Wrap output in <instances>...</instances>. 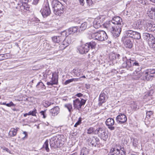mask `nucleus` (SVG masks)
<instances>
[{"mask_svg":"<svg viewBox=\"0 0 155 155\" xmlns=\"http://www.w3.org/2000/svg\"><path fill=\"white\" fill-rule=\"evenodd\" d=\"M4 150H6V151H7L8 152H9L10 151L9 149L7 148H5V149H4Z\"/></svg>","mask_w":155,"mask_h":155,"instance_id":"63","label":"nucleus"},{"mask_svg":"<svg viewBox=\"0 0 155 155\" xmlns=\"http://www.w3.org/2000/svg\"><path fill=\"white\" fill-rule=\"evenodd\" d=\"M39 0H33L32 2V4L36 5L38 4Z\"/></svg>","mask_w":155,"mask_h":155,"instance_id":"54","label":"nucleus"},{"mask_svg":"<svg viewBox=\"0 0 155 155\" xmlns=\"http://www.w3.org/2000/svg\"><path fill=\"white\" fill-rule=\"evenodd\" d=\"M85 87L87 89H89L90 88V85L89 84H86Z\"/></svg>","mask_w":155,"mask_h":155,"instance_id":"58","label":"nucleus"},{"mask_svg":"<svg viewBox=\"0 0 155 155\" xmlns=\"http://www.w3.org/2000/svg\"><path fill=\"white\" fill-rule=\"evenodd\" d=\"M7 58V56L6 54H0V61L4 60Z\"/></svg>","mask_w":155,"mask_h":155,"instance_id":"39","label":"nucleus"},{"mask_svg":"<svg viewBox=\"0 0 155 155\" xmlns=\"http://www.w3.org/2000/svg\"><path fill=\"white\" fill-rule=\"evenodd\" d=\"M81 78H72V82L73 81H80Z\"/></svg>","mask_w":155,"mask_h":155,"instance_id":"57","label":"nucleus"},{"mask_svg":"<svg viewBox=\"0 0 155 155\" xmlns=\"http://www.w3.org/2000/svg\"><path fill=\"white\" fill-rule=\"evenodd\" d=\"M146 26L147 27V30L149 31L150 29L152 24L151 22L150 21H145Z\"/></svg>","mask_w":155,"mask_h":155,"instance_id":"37","label":"nucleus"},{"mask_svg":"<svg viewBox=\"0 0 155 155\" xmlns=\"http://www.w3.org/2000/svg\"><path fill=\"white\" fill-rule=\"evenodd\" d=\"M153 114V113L152 111H149L147 112H146V118L147 119H149L151 115Z\"/></svg>","mask_w":155,"mask_h":155,"instance_id":"42","label":"nucleus"},{"mask_svg":"<svg viewBox=\"0 0 155 155\" xmlns=\"http://www.w3.org/2000/svg\"><path fill=\"white\" fill-rule=\"evenodd\" d=\"M71 82H72V79H69L66 81L64 82V84L65 85H67Z\"/></svg>","mask_w":155,"mask_h":155,"instance_id":"52","label":"nucleus"},{"mask_svg":"<svg viewBox=\"0 0 155 155\" xmlns=\"http://www.w3.org/2000/svg\"><path fill=\"white\" fill-rule=\"evenodd\" d=\"M73 73L77 76H78L80 75L79 72L78 71V69H74L73 70Z\"/></svg>","mask_w":155,"mask_h":155,"instance_id":"45","label":"nucleus"},{"mask_svg":"<svg viewBox=\"0 0 155 155\" xmlns=\"http://www.w3.org/2000/svg\"><path fill=\"white\" fill-rule=\"evenodd\" d=\"M144 78V80H146L147 81H151L153 78L154 77V75H152L148 73L147 72L144 71L143 73Z\"/></svg>","mask_w":155,"mask_h":155,"instance_id":"26","label":"nucleus"},{"mask_svg":"<svg viewBox=\"0 0 155 155\" xmlns=\"http://www.w3.org/2000/svg\"><path fill=\"white\" fill-rule=\"evenodd\" d=\"M39 21L40 20L38 18L34 17L30 19V25H37Z\"/></svg>","mask_w":155,"mask_h":155,"instance_id":"27","label":"nucleus"},{"mask_svg":"<svg viewBox=\"0 0 155 155\" xmlns=\"http://www.w3.org/2000/svg\"><path fill=\"white\" fill-rule=\"evenodd\" d=\"M89 152V149L85 147H84L81 150L80 155H88Z\"/></svg>","mask_w":155,"mask_h":155,"instance_id":"30","label":"nucleus"},{"mask_svg":"<svg viewBox=\"0 0 155 155\" xmlns=\"http://www.w3.org/2000/svg\"><path fill=\"white\" fill-rule=\"evenodd\" d=\"M46 110H42L40 112V113L41 115L43 116V117L44 118H45L46 117Z\"/></svg>","mask_w":155,"mask_h":155,"instance_id":"48","label":"nucleus"},{"mask_svg":"<svg viewBox=\"0 0 155 155\" xmlns=\"http://www.w3.org/2000/svg\"><path fill=\"white\" fill-rule=\"evenodd\" d=\"M115 123L114 119L112 118H109L106 120L105 123L108 128L111 130H114L115 129L114 127L113 126Z\"/></svg>","mask_w":155,"mask_h":155,"instance_id":"21","label":"nucleus"},{"mask_svg":"<svg viewBox=\"0 0 155 155\" xmlns=\"http://www.w3.org/2000/svg\"><path fill=\"white\" fill-rule=\"evenodd\" d=\"M83 94L81 93H78L75 95V96H76L79 97V98H82V97L83 96Z\"/></svg>","mask_w":155,"mask_h":155,"instance_id":"53","label":"nucleus"},{"mask_svg":"<svg viewBox=\"0 0 155 155\" xmlns=\"http://www.w3.org/2000/svg\"><path fill=\"white\" fill-rule=\"evenodd\" d=\"M151 44L152 45V48H155V38L154 37V38H152V39H150Z\"/></svg>","mask_w":155,"mask_h":155,"instance_id":"47","label":"nucleus"},{"mask_svg":"<svg viewBox=\"0 0 155 155\" xmlns=\"http://www.w3.org/2000/svg\"><path fill=\"white\" fill-rule=\"evenodd\" d=\"M125 148L119 144H115L110 150L108 155H126Z\"/></svg>","mask_w":155,"mask_h":155,"instance_id":"3","label":"nucleus"},{"mask_svg":"<svg viewBox=\"0 0 155 155\" xmlns=\"http://www.w3.org/2000/svg\"><path fill=\"white\" fill-rule=\"evenodd\" d=\"M61 138L60 136H55L51 138L50 140V144L51 147L54 148L61 147L63 145L61 143Z\"/></svg>","mask_w":155,"mask_h":155,"instance_id":"9","label":"nucleus"},{"mask_svg":"<svg viewBox=\"0 0 155 155\" xmlns=\"http://www.w3.org/2000/svg\"><path fill=\"white\" fill-rule=\"evenodd\" d=\"M103 18L101 17L95 18L93 21V28L97 29L100 27L103 24Z\"/></svg>","mask_w":155,"mask_h":155,"instance_id":"19","label":"nucleus"},{"mask_svg":"<svg viewBox=\"0 0 155 155\" xmlns=\"http://www.w3.org/2000/svg\"><path fill=\"white\" fill-rule=\"evenodd\" d=\"M137 32V31H134V32L133 33V36L132 37V39H133L134 38V35L135 36V33L136 32Z\"/></svg>","mask_w":155,"mask_h":155,"instance_id":"62","label":"nucleus"},{"mask_svg":"<svg viewBox=\"0 0 155 155\" xmlns=\"http://www.w3.org/2000/svg\"><path fill=\"white\" fill-rule=\"evenodd\" d=\"M43 76L44 78H47V75L46 73L44 74Z\"/></svg>","mask_w":155,"mask_h":155,"instance_id":"61","label":"nucleus"},{"mask_svg":"<svg viewBox=\"0 0 155 155\" xmlns=\"http://www.w3.org/2000/svg\"><path fill=\"white\" fill-rule=\"evenodd\" d=\"M112 24H114L115 26L117 27H122L123 25V22L122 19L119 16H115L111 21L106 22V27H110V26H113Z\"/></svg>","mask_w":155,"mask_h":155,"instance_id":"7","label":"nucleus"},{"mask_svg":"<svg viewBox=\"0 0 155 155\" xmlns=\"http://www.w3.org/2000/svg\"><path fill=\"white\" fill-rule=\"evenodd\" d=\"M64 40H65L67 42V45H69L72 42L71 38L69 37H66Z\"/></svg>","mask_w":155,"mask_h":155,"instance_id":"41","label":"nucleus"},{"mask_svg":"<svg viewBox=\"0 0 155 155\" xmlns=\"http://www.w3.org/2000/svg\"><path fill=\"white\" fill-rule=\"evenodd\" d=\"M147 14L150 18L155 20V7H152L149 9Z\"/></svg>","mask_w":155,"mask_h":155,"instance_id":"22","label":"nucleus"},{"mask_svg":"<svg viewBox=\"0 0 155 155\" xmlns=\"http://www.w3.org/2000/svg\"><path fill=\"white\" fill-rule=\"evenodd\" d=\"M135 36H134V37L133 39L139 40L141 38V36L140 33L138 32L135 33Z\"/></svg>","mask_w":155,"mask_h":155,"instance_id":"36","label":"nucleus"},{"mask_svg":"<svg viewBox=\"0 0 155 155\" xmlns=\"http://www.w3.org/2000/svg\"><path fill=\"white\" fill-rule=\"evenodd\" d=\"M88 141L92 146L98 147L100 146V140L98 138L96 137L91 136L88 139Z\"/></svg>","mask_w":155,"mask_h":155,"instance_id":"15","label":"nucleus"},{"mask_svg":"<svg viewBox=\"0 0 155 155\" xmlns=\"http://www.w3.org/2000/svg\"><path fill=\"white\" fill-rule=\"evenodd\" d=\"M124 38L122 37L121 41L123 42L124 46L127 48H131L133 46V42L129 38Z\"/></svg>","mask_w":155,"mask_h":155,"instance_id":"18","label":"nucleus"},{"mask_svg":"<svg viewBox=\"0 0 155 155\" xmlns=\"http://www.w3.org/2000/svg\"><path fill=\"white\" fill-rule=\"evenodd\" d=\"M108 94L106 91L101 92L99 98V105H101L103 103H105L108 99Z\"/></svg>","mask_w":155,"mask_h":155,"instance_id":"14","label":"nucleus"},{"mask_svg":"<svg viewBox=\"0 0 155 155\" xmlns=\"http://www.w3.org/2000/svg\"><path fill=\"white\" fill-rule=\"evenodd\" d=\"M95 134L102 140L105 141L108 137V132L106 129L103 127H99L95 130Z\"/></svg>","mask_w":155,"mask_h":155,"instance_id":"6","label":"nucleus"},{"mask_svg":"<svg viewBox=\"0 0 155 155\" xmlns=\"http://www.w3.org/2000/svg\"><path fill=\"white\" fill-rule=\"evenodd\" d=\"M74 21L76 25L73 26L72 27H75L76 28V32L78 30L80 32H81L87 27V22H82V21L78 18H76L74 19Z\"/></svg>","mask_w":155,"mask_h":155,"instance_id":"8","label":"nucleus"},{"mask_svg":"<svg viewBox=\"0 0 155 155\" xmlns=\"http://www.w3.org/2000/svg\"><path fill=\"white\" fill-rule=\"evenodd\" d=\"M18 129L19 128L18 127H16V128H12L9 132V135L11 137H13L15 136L16 135L17 131Z\"/></svg>","mask_w":155,"mask_h":155,"instance_id":"28","label":"nucleus"},{"mask_svg":"<svg viewBox=\"0 0 155 155\" xmlns=\"http://www.w3.org/2000/svg\"><path fill=\"white\" fill-rule=\"evenodd\" d=\"M82 118L80 117L78 118V120L77 122L75 124L74 126V127H77V126L80 125L81 123Z\"/></svg>","mask_w":155,"mask_h":155,"instance_id":"40","label":"nucleus"},{"mask_svg":"<svg viewBox=\"0 0 155 155\" xmlns=\"http://www.w3.org/2000/svg\"><path fill=\"white\" fill-rule=\"evenodd\" d=\"M60 3V2L57 0H53L51 1V5L54 12L55 11L56 8Z\"/></svg>","mask_w":155,"mask_h":155,"instance_id":"29","label":"nucleus"},{"mask_svg":"<svg viewBox=\"0 0 155 155\" xmlns=\"http://www.w3.org/2000/svg\"><path fill=\"white\" fill-rule=\"evenodd\" d=\"M24 9L27 11L29 10V7L28 6L26 7L25 6H24Z\"/></svg>","mask_w":155,"mask_h":155,"instance_id":"60","label":"nucleus"},{"mask_svg":"<svg viewBox=\"0 0 155 155\" xmlns=\"http://www.w3.org/2000/svg\"><path fill=\"white\" fill-rule=\"evenodd\" d=\"M90 32L92 38L94 40L102 41L107 39L108 38L106 33L104 31H97L91 28Z\"/></svg>","mask_w":155,"mask_h":155,"instance_id":"2","label":"nucleus"},{"mask_svg":"<svg viewBox=\"0 0 155 155\" xmlns=\"http://www.w3.org/2000/svg\"><path fill=\"white\" fill-rule=\"evenodd\" d=\"M86 100L83 98H76L73 101L74 109L80 110L82 107L85 105Z\"/></svg>","mask_w":155,"mask_h":155,"instance_id":"11","label":"nucleus"},{"mask_svg":"<svg viewBox=\"0 0 155 155\" xmlns=\"http://www.w3.org/2000/svg\"><path fill=\"white\" fill-rule=\"evenodd\" d=\"M116 120L118 124L124 125L127 122V118L124 114L120 113L116 117Z\"/></svg>","mask_w":155,"mask_h":155,"instance_id":"12","label":"nucleus"},{"mask_svg":"<svg viewBox=\"0 0 155 155\" xmlns=\"http://www.w3.org/2000/svg\"><path fill=\"white\" fill-rule=\"evenodd\" d=\"M94 128L93 127H90L87 130V133L88 134H91L94 131L95 132Z\"/></svg>","mask_w":155,"mask_h":155,"instance_id":"43","label":"nucleus"},{"mask_svg":"<svg viewBox=\"0 0 155 155\" xmlns=\"http://www.w3.org/2000/svg\"><path fill=\"white\" fill-rule=\"evenodd\" d=\"M142 36L143 39L146 41H150V39H152V38H154V37L152 35L147 32L143 33Z\"/></svg>","mask_w":155,"mask_h":155,"instance_id":"25","label":"nucleus"},{"mask_svg":"<svg viewBox=\"0 0 155 155\" xmlns=\"http://www.w3.org/2000/svg\"><path fill=\"white\" fill-rule=\"evenodd\" d=\"M65 6L60 2L54 12L56 15L61 16L64 12Z\"/></svg>","mask_w":155,"mask_h":155,"instance_id":"20","label":"nucleus"},{"mask_svg":"<svg viewBox=\"0 0 155 155\" xmlns=\"http://www.w3.org/2000/svg\"><path fill=\"white\" fill-rule=\"evenodd\" d=\"M30 85H31L30 87H31L36 86L37 88L39 89H45L46 88V86L41 81L38 82L36 84V81L35 80L32 79L31 80V82H30Z\"/></svg>","mask_w":155,"mask_h":155,"instance_id":"16","label":"nucleus"},{"mask_svg":"<svg viewBox=\"0 0 155 155\" xmlns=\"http://www.w3.org/2000/svg\"><path fill=\"white\" fill-rule=\"evenodd\" d=\"M36 113H37V110L35 108L30 110V116L31 115L36 117Z\"/></svg>","mask_w":155,"mask_h":155,"instance_id":"33","label":"nucleus"},{"mask_svg":"<svg viewBox=\"0 0 155 155\" xmlns=\"http://www.w3.org/2000/svg\"><path fill=\"white\" fill-rule=\"evenodd\" d=\"M109 58L111 61L121 64V67L127 69L134 66H139L138 61L135 60L133 58H127L126 56H124L122 52L112 53L109 55Z\"/></svg>","mask_w":155,"mask_h":155,"instance_id":"1","label":"nucleus"},{"mask_svg":"<svg viewBox=\"0 0 155 155\" xmlns=\"http://www.w3.org/2000/svg\"><path fill=\"white\" fill-rule=\"evenodd\" d=\"M155 31V24H152L149 31Z\"/></svg>","mask_w":155,"mask_h":155,"instance_id":"51","label":"nucleus"},{"mask_svg":"<svg viewBox=\"0 0 155 155\" xmlns=\"http://www.w3.org/2000/svg\"><path fill=\"white\" fill-rule=\"evenodd\" d=\"M40 12L44 18L47 17L50 15L51 11L48 0L45 1Z\"/></svg>","mask_w":155,"mask_h":155,"instance_id":"10","label":"nucleus"},{"mask_svg":"<svg viewBox=\"0 0 155 155\" xmlns=\"http://www.w3.org/2000/svg\"><path fill=\"white\" fill-rule=\"evenodd\" d=\"M6 106L8 107H11L12 106L15 107V105L12 101H10L9 103H7Z\"/></svg>","mask_w":155,"mask_h":155,"instance_id":"49","label":"nucleus"},{"mask_svg":"<svg viewBox=\"0 0 155 155\" xmlns=\"http://www.w3.org/2000/svg\"><path fill=\"white\" fill-rule=\"evenodd\" d=\"M131 140L133 142V145L134 147H137L138 144V140L137 138H131Z\"/></svg>","mask_w":155,"mask_h":155,"instance_id":"35","label":"nucleus"},{"mask_svg":"<svg viewBox=\"0 0 155 155\" xmlns=\"http://www.w3.org/2000/svg\"><path fill=\"white\" fill-rule=\"evenodd\" d=\"M87 5L89 6L91 5L93 3L92 0H86Z\"/></svg>","mask_w":155,"mask_h":155,"instance_id":"50","label":"nucleus"},{"mask_svg":"<svg viewBox=\"0 0 155 155\" xmlns=\"http://www.w3.org/2000/svg\"><path fill=\"white\" fill-rule=\"evenodd\" d=\"M59 111V108L58 106H56L50 110L49 114L51 115L55 116L58 114Z\"/></svg>","mask_w":155,"mask_h":155,"instance_id":"23","label":"nucleus"},{"mask_svg":"<svg viewBox=\"0 0 155 155\" xmlns=\"http://www.w3.org/2000/svg\"><path fill=\"white\" fill-rule=\"evenodd\" d=\"M76 28L75 27H72L69 28L68 30L67 31H64L61 33V35L63 37H68V36L71 34H73L76 32Z\"/></svg>","mask_w":155,"mask_h":155,"instance_id":"17","label":"nucleus"},{"mask_svg":"<svg viewBox=\"0 0 155 155\" xmlns=\"http://www.w3.org/2000/svg\"><path fill=\"white\" fill-rule=\"evenodd\" d=\"M45 73L47 76H50L49 78L51 79L49 81L47 82V85L52 86L53 85L58 84V75L56 72H54L52 74V72L50 70H48L46 71Z\"/></svg>","mask_w":155,"mask_h":155,"instance_id":"5","label":"nucleus"},{"mask_svg":"<svg viewBox=\"0 0 155 155\" xmlns=\"http://www.w3.org/2000/svg\"><path fill=\"white\" fill-rule=\"evenodd\" d=\"M96 44L97 43L95 41H92L81 45L78 50L80 54H85L88 52L90 48L92 49L95 48Z\"/></svg>","mask_w":155,"mask_h":155,"instance_id":"4","label":"nucleus"},{"mask_svg":"<svg viewBox=\"0 0 155 155\" xmlns=\"http://www.w3.org/2000/svg\"><path fill=\"white\" fill-rule=\"evenodd\" d=\"M30 119L31 120H30V122H35L37 120L35 119V118H34L32 120L31 119V118Z\"/></svg>","mask_w":155,"mask_h":155,"instance_id":"59","label":"nucleus"},{"mask_svg":"<svg viewBox=\"0 0 155 155\" xmlns=\"http://www.w3.org/2000/svg\"><path fill=\"white\" fill-rule=\"evenodd\" d=\"M78 154L77 152H75L74 153H72V154L70 155H77Z\"/></svg>","mask_w":155,"mask_h":155,"instance_id":"64","label":"nucleus"},{"mask_svg":"<svg viewBox=\"0 0 155 155\" xmlns=\"http://www.w3.org/2000/svg\"><path fill=\"white\" fill-rule=\"evenodd\" d=\"M43 148L45 149L47 152H49L50 149L48 147V141L46 140L43 146Z\"/></svg>","mask_w":155,"mask_h":155,"instance_id":"31","label":"nucleus"},{"mask_svg":"<svg viewBox=\"0 0 155 155\" xmlns=\"http://www.w3.org/2000/svg\"><path fill=\"white\" fill-rule=\"evenodd\" d=\"M111 28L110 29V32L111 34L115 38L118 37L121 33L122 27H117V26H110Z\"/></svg>","mask_w":155,"mask_h":155,"instance_id":"13","label":"nucleus"},{"mask_svg":"<svg viewBox=\"0 0 155 155\" xmlns=\"http://www.w3.org/2000/svg\"><path fill=\"white\" fill-rule=\"evenodd\" d=\"M24 135H25V136L24 137L22 138L24 139H25V138H26V137H27L28 136V135H27V133L25 131V132H24L23 133H22Z\"/></svg>","mask_w":155,"mask_h":155,"instance_id":"56","label":"nucleus"},{"mask_svg":"<svg viewBox=\"0 0 155 155\" xmlns=\"http://www.w3.org/2000/svg\"><path fill=\"white\" fill-rule=\"evenodd\" d=\"M79 3H80V4L84 6V5L85 3V2L84 1V0H78Z\"/></svg>","mask_w":155,"mask_h":155,"instance_id":"55","label":"nucleus"},{"mask_svg":"<svg viewBox=\"0 0 155 155\" xmlns=\"http://www.w3.org/2000/svg\"><path fill=\"white\" fill-rule=\"evenodd\" d=\"M67 42L65 40H64L62 42L61 47H62L64 49L66 47H67L68 46L67 45Z\"/></svg>","mask_w":155,"mask_h":155,"instance_id":"46","label":"nucleus"},{"mask_svg":"<svg viewBox=\"0 0 155 155\" xmlns=\"http://www.w3.org/2000/svg\"><path fill=\"white\" fill-rule=\"evenodd\" d=\"M134 32V31L131 30H125L124 32V35L123 37L124 38H132L133 33Z\"/></svg>","mask_w":155,"mask_h":155,"instance_id":"24","label":"nucleus"},{"mask_svg":"<svg viewBox=\"0 0 155 155\" xmlns=\"http://www.w3.org/2000/svg\"><path fill=\"white\" fill-rule=\"evenodd\" d=\"M60 37L54 36L52 37V40L53 42L58 43L60 41Z\"/></svg>","mask_w":155,"mask_h":155,"instance_id":"34","label":"nucleus"},{"mask_svg":"<svg viewBox=\"0 0 155 155\" xmlns=\"http://www.w3.org/2000/svg\"><path fill=\"white\" fill-rule=\"evenodd\" d=\"M145 72H147L149 74H154L155 73V69H150L146 70L144 71Z\"/></svg>","mask_w":155,"mask_h":155,"instance_id":"38","label":"nucleus"},{"mask_svg":"<svg viewBox=\"0 0 155 155\" xmlns=\"http://www.w3.org/2000/svg\"><path fill=\"white\" fill-rule=\"evenodd\" d=\"M51 104V102L48 101H46L45 102L43 103V105L46 107L50 106Z\"/></svg>","mask_w":155,"mask_h":155,"instance_id":"44","label":"nucleus"},{"mask_svg":"<svg viewBox=\"0 0 155 155\" xmlns=\"http://www.w3.org/2000/svg\"><path fill=\"white\" fill-rule=\"evenodd\" d=\"M65 107L67 108L69 112H71L73 111L72 104H67L64 105Z\"/></svg>","mask_w":155,"mask_h":155,"instance_id":"32","label":"nucleus"}]
</instances>
